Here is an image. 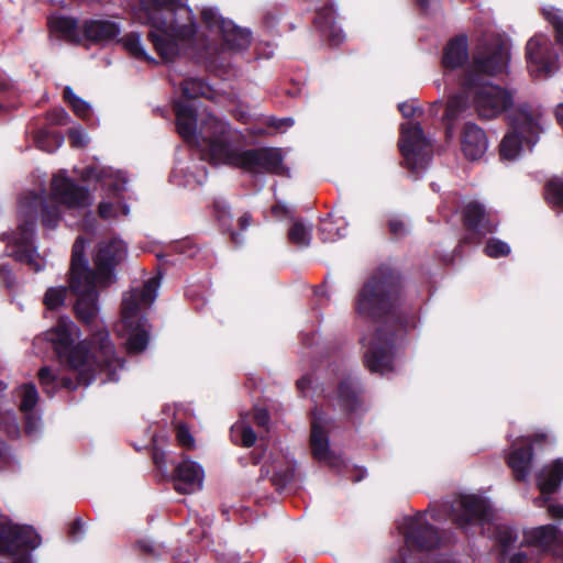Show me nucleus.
<instances>
[{
	"label": "nucleus",
	"instance_id": "obj_47",
	"mask_svg": "<svg viewBox=\"0 0 563 563\" xmlns=\"http://www.w3.org/2000/svg\"><path fill=\"white\" fill-rule=\"evenodd\" d=\"M388 225H389L390 233L397 238L402 236L408 231V227H407L405 220L401 218H391L389 220Z\"/></svg>",
	"mask_w": 563,
	"mask_h": 563
},
{
	"label": "nucleus",
	"instance_id": "obj_22",
	"mask_svg": "<svg viewBox=\"0 0 563 563\" xmlns=\"http://www.w3.org/2000/svg\"><path fill=\"white\" fill-rule=\"evenodd\" d=\"M531 444L532 439L530 437L517 439L514 441L508 455V464L519 481H526L530 473L532 462Z\"/></svg>",
	"mask_w": 563,
	"mask_h": 563
},
{
	"label": "nucleus",
	"instance_id": "obj_36",
	"mask_svg": "<svg viewBox=\"0 0 563 563\" xmlns=\"http://www.w3.org/2000/svg\"><path fill=\"white\" fill-rule=\"evenodd\" d=\"M64 98L69 103L76 115L81 119L89 118L91 113L90 103L78 97L70 87H65Z\"/></svg>",
	"mask_w": 563,
	"mask_h": 563
},
{
	"label": "nucleus",
	"instance_id": "obj_37",
	"mask_svg": "<svg viewBox=\"0 0 563 563\" xmlns=\"http://www.w3.org/2000/svg\"><path fill=\"white\" fill-rule=\"evenodd\" d=\"M18 397L21 411L27 413L37 404L38 393L34 384H24L18 388Z\"/></svg>",
	"mask_w": 563,
	"mask_h": 563
},
{
	"label": "nucleus",
	"instance_id": "obj_5",
	"mask_svg": "<svg viewBox=\"0 0 563 563\" xmlns=\"http://www.w3.org/2000/svg\"><path fill=\"white\" fill-rule=\"evenodd\" d=\"M38 214H41L42 224L47 229H55L60 219L58 208L49 206L44 200L43 190L40 194L30 191L21 197L19 201V227L12 242L18 246L16 258L26 263L34 272H40L45 266L44 260L31 246Z\"/></svg>",
	"mask_w": 563,
	"mask_h": 563
},
{
	"label": "nucleus",
	"instance_id": "obj_52",
	"mask_svg": "<svg viewBox=\"0 0 563 563\" xmlns=\"http://www.w3.org/2000/svg\"><path fill=\"white\" fill-rule=\"evenodd\" d=\"M548 512L554 519H563V506L561 504L549 503Z\"/></svg>",
	"mask_w": 563,
	"mask_h": 563
},
{
	"label": "nucleus",
	"instance_id": "obj_59",
	"mask_svg": "<svg viewBox=\"0 0 563 563\" xmlns=\"http://www.w3.org/2000/svg\"><path fill=\"white\" fill-rule=\"evenodd\" d=\"M555 114L560 124L563 125V102L558 106Z\"/></svg>",
	"mask_w": 563,
	"mask_h": 563
},
{
	"label": "nucleus",
	"instance_id": "obj_14",
	"mask_svg": "<svg viewBox=\"0 0 563 563\" xmlns=\"http://www.w3.org/2000/svg\"><path fill=\"white\" fill-rule=\"evenodd\" d=\"M454 521L462 528L484 523L492 519L493 510L488 501L477 495H465L460 497L452 505Z\"/></svg>",
	"mask_w": 563,
	"mask_h": 563
},
{
	"label": "nucleus",
	"instance_id": "obj_54",
	"mask_svg": "<svg viewBox=\"0 0 563 563\" xmlns=\"http://www.w3.org/2000/svg\"><path fill=\"white\" fill-rule=\"evenodd\" d=\"M398 109L405 118H410L416 112V107H415L413 102L399 103Z\"/></svg>",
	"mask_w": 563,
	"mask_h": 563
},
{
	"label": "nucleus",
	"instance_id": "obj_34",
	"mask_svg": "<svg viewBox=\"0 0 563 563\" xmlns=\"http://www.w3.org/2000/svg\"><path fill=\"white\" fill-rule=\"evenodd\" d=\"M231 438L234 442L241 443L245 448H250L256 442L255 432L250 426L245 424L243 420L232 426Z\"/></svg>",
	"mask_w": 563,
	"mask_h": 563
},
{
	"label": "nucleus",
	"instance_id": "obj_13",
	"mask_svg": "<svg viewBox=\"0 0 563 563\" xmlns=\"http://www.w3.org/2000/svg\"><path fill=\"white\" fill-rule=\"evenodd\" d=\"M41 544V537L32 527L12 525L0 515V552L16 554L19 550H34Z\"/></svg>",
	"mask_w": 563,
	"mask_h": 563
},
{
	"label": "nucleus",
	"instance_id": "obj_62",
	"mask_svg": "<svg viewBox=\"0 0 563 563\" xmlns=\"http://www.w3.org/2000/svg\"><path fill=\"white\" fill-rule=\"evenodd\" d=\"M231 235H232V240H233L235 243H238V244H239V243H241V242H242V241L240 240V235H239V233H236V232H232V234H231Z\"/></svg>",
	"mask_w": 563,
	"mask_h": 563
},
{
	"label": "nucleus",
	"instance_id": "obj_28",
	"mask_svg": "<svg viewBox=\"0 0 563 563\" xmlns=\"http://www.w3.org/2000/svg\"><path fill=\"white\" fill-rule=\"evenodd\" d=\"M468 58L467 42L465 37L452 40L444 49L443 66L445 69H455Z\"/></svg>",
	"mask_w": 563,
	"mask_h": 563
},
{
	"label": "nucleus",
	"instance_id": "obj_55",
	"mask_svg": "<svg viewBox=\"0 0 563 563\" xmlns=\"http://www.w3.org/2000/svg\"><path fill=\"white\" fill-rule=\"evenodd\" d=\"M311 378L310 377H302L300 378L298 382H297V387L298 389L300 390L301 394L306 395L308 388L310 387L311 385Z\"/></svg>",
	"mask_w": 563,
	"mask_h": 563
},
{
	"label": "nucleus",
	"instance_id": "obj_25",
	"mask_svg": "<svg viewBox=\"0 0 563 563\" xmlns=\"http://www.w3.org/2000/svg\"><path fill=\"white\" fill-rule=\"evenodd\" d=\"M464 221L473 234L484 236L493 232L496 224L490 220V212H487L483 205L471 201L464 209Z\"/></svg>",
	"mask_w": 563,
	"mask_h": 563
},
{
	"label": "nucleus",
	"instance_id": "obj_27",
	"mask_svg": "<svg viewBox=\"0 0 563 563\" xmlns=\"http://www.w3.org/2000/svg\"><path fill=\"white\" fill-rule=\"evenodd\" d=\"M120 33L119 26L110 21L90 20L82 26V38L93 42H108Z\"/></svg>",
	"mask_w": 563,
	"mask_h": 563
},
{
	"label": "nucleus",
	"instance_id": "obj_29",
	"mask_svg": "<svg viewBox=\"0 0 563 563\" xmlns=\"http://www.w3.org/2000/svg\"><path fill=\"white\" fill-rule=\"evenodd\" d=\"M317 23L331 45L338 46L345 40L343 30L336 25L335 15L331 9L320 11L317 15Z\"/></svg>",
	"mask_w": 563,
	"mask_h": 563
},
{
	"label": "nucleus",
	"instance_id": "obj_43",
	"mask_svg": "<svg viewBox=\"0 0 563 563\" xmlns=\"http://www.w3.org/2000/svg\"><path fill=\"white\" fill-rule=\"evenodd\" d=\"M547 19L555 30L556 41L563 45V19L559 10H549L545 13Z\"/></svg>",
	"mask_w": 563,
	"mask_h": 563
},
{
	"label": "nucleus",
	"instance_id": "obj_48",
	"mask_svg": "<svg viewBox=\"0 0 563 563\" xmlns=\"http://www.w3.org/2000/svg\"><path fill=\"white\" fill-rule=\"evenodd\" d=\"M177 441L178 443L187 449L194 446V438L185 426L177 427Z\"/></svg>",
	"mask_w": 563,
	"mask_h": 563
},
{
	"label": "nucleus",
	"instance_id": "obj_24",
	"mask_svg": "<svg viewBox=\"0 0 563 563\" xmlns=\"http://www.w3.org/2000/svg\"><path fill=\"white\" fill-rule=\"evenodd\" d=\"M324 419L319 411L313 412L311 423V449L314 459L333 465L335 457L330 451L328 435L323 429Z\"/></svg>",
	"mask_w": 563,
	"mask_h": 563
},
{
	"label": "nucleus",
	"instance_id": "obj_9",
	"mask_svg": "<svg viewBox=\"0 0 563 563\" xmlns=\"http://www.w3.org/2000/svg\"><path fill=\"white\" fill-rule=\"evenodd\" d=\"M398 297V284L393 275H375L363 286L356 298V311L376 317L388 311Z\"/></svg>",
	"mask_w": 563,
	"mask_h": 563
},
{
	"label": "nucleus",
	"instance_id": "obj_41",
	"mask_svg": "<svg viewBox=\"0 0 563 563\" xmlns=\"http://www.w3.org/2000/svg\"><path fill=\"white\" fill-rule=\"evenodd\" d=\"M67 294V288L59 286V287H51L46 290L44 296V305L47 309H56L64 305L65 297Z\"/></svg>",
	"mask_w": 563,
	"mask_h": 563
},
{
	"label": "nucleus",
	"instance_id": "obj_20",
	"mask_svg": "<svg viewBox=\"0 0 563 563\" xmlns=\"http://www.w3.org/2000/svg\"><path fill=\"white\" fill-rule=\"evenodd\" d=\"M523 543L538 550L551 551L563 559V533L555 526L547 525L523 532Z\"/></svg>",
	"mask_w": 563,
	"mask_h": 563
},
{
	"label": "nucleus",
	"instance_id": "obj_45",
	"mask_svg": "<svg viewBox=\"0 0 563 563\" xmlns=\"http://www.w3.org/2000/svg\"><path fill=\"white\" fill-rule=\"evenodd\" d=\"M68 135L74 147H84L89 142L87 132L79 125L71 128Z\"/></svg>",
	"mask_w": 563,
	"mask_h": 563
},
{
	"label": "nucleus",
	"instance_id": "obj_61",
	"mask_svg": "<svg viewBox=\"0 0 563 563\" xmlns=\"http://www.w3.org/2000/svg\"><path fill=\"white\" fill-rule=\"evenodd\" d=\"M534 504L539 507H542L543 505L548 504V499L545 497H540L534 500Z\"/></svg>",
	"mask_w": 563,
	"mask_h": 563
},
{
	"label": "nucleus",
	"instance_id": "obj_18",
	"mask_svg": "<svg viewBox=\"0 0 563 563\" xmlns=\"http://www.w3.org/2000/svg\"><path fill=\"white\" fill-rule=\"evenodd\" d=\"M399 529L405 536L406 542L410 545L420 549H432L439 543L437 532L428 522L426 515L405 518Z\"/></svg>",
	"mask_w": 563,
	"mask_h": 563
},
{
	"label": "nucleus",
	"instance_id": "obj_4",
	"mask_svg": "<svg viewBox=\"0 0 563 563\" xmlns=\"http://www.w3.org/2000/svg\"><path fill=\"white\" fill-rule=\"evenodd\" d=\"M139 20L151 24L148 36L166 62L173 60L197 31L195 16L185 0H142Z\"/></svg>",
	"mask_w": 563,
	"mask_h": 563
},
{
	"label": "nucleus",
	"instance_id": "obj_19",
	"mask_svg": "<svg viewBox=\"0 0 563 563\" xmlns=\"http://www.w3.org/2000/svg\"><path fill=\"white\" fill-rule=\"evenodd\" d=\"M82 178L87 181L100 183L102 189L114 197L125 191L129 184L126 173L111 166L88 167L84 170Z\"/></svg>",
	"mask_w": 563,
	"mask_h": 563
},
{
	"label": "nucleus",
	"instance_id": "obj_39",
	"mask_svg": "<svg viewBox=\"0 0 563 563\" xmlns=\"http://www.w3.org/2000/svg\"><path fill=\"white\" fill-rule=\"evenodd\" d=\"M99 217L104 220L118 219L120 214L129 216L130 208L125 203L115 205L103 199L98 206Z\"/></svg>",
	"mask_w": 563,
	"mask_h": 563
},
{
	"label": "nucleus",
	"instance_id": "obj_53",
	"mask_svg": "<svg viewBox=\"0 0 563 563\" xmlns=\"http://www.w3.org/2000/svg\"><path fill=\"white\" fill-rule=\"evenodd\" d=\"M0 277L8 288L13 286L11 269L7 265L0 267Z\"/></svg>",
	"mask_w": 563,
	"mask_h": 563
},
{
	"label": "nucleus",
	"instance_id": "obj_51",
	"mask_svg": "<svg viewBox=\"0 0 563 563\" xmlns=\"http://www.w3.org/2000/svg\"><path fill=\"white\" fill-rule=\"evenodd\" d=\"M254 420L258 426L266 427L269 421L268 412L263 408H256L254 411Z\"/></svg>",
	"mask_w": 563,
	"mask_h": 563
},
{
	"label": "nucleus",
	"instance_id": "obj_3",
	"mask_svg": "<svg viewBox=\"0 0 563 563\" xmlns=\"http://www.w3.org/2000/svg\"><path fill=\"white\" fill-rule=\"evenodd\" d=\"M46 336L58 357L77 372L81 384L88 386L93 378L92 373L97 369L107 374L102 382L119 379L118 373L123 368V361L115 357L113 344L107 332H99L95 336L91 356L84 345H74L78 329L67 317L59 318L57 324L46 332Z\"/></svg>",
	"mask_w": 563,
	"mask_h": 563
},
{
	"label": "nucleus",
	"instance_id": "obj_33",
	"mask_svg": "<svg viewBox=\"0 0 563 563\" xmlns=\"http://www.w3.org/2000/svg\"><path fill=\"white\" fill-rule=\"evenodd\" d=\"M181 91L186 99H195L197 97L211 98L210 87L195 78L185 79L181 84Z\"/></svg>",
	"mask_w": 563,
	"mask_h": 563
},
{
	"label": "nucleus",
	"instance_id": "obj_50",
	"mask_svg": "<svg viewBox=\"0 0 563 563\" xmlns=\"http://www.w3.org/2000/svg\"><path fill=\"white\" fill-rule=\"evenodd\" d=\"M268 125L275 128L278 131H286L288 128L294 125V119H291V118H283V119L272 118L268 121Z\"/></svg>",
	"mask_w": 563,
	"mask_h": 563
},
{
	"label": "nucleus",
	"instance_id": "obj_35",
	"mask_svg": "<svg viewBox=\"0 0 563 563\" xmlns=\"http://www.w3.org/2000/svg\"><path fill=\"white\" fill-rule=\"evenodd\" d=\"M311 225L296 221L289 229V241L300 247L308 246L311 242Z\"/></svg>",
	"mask_w": 563,
	"mask_h": 563
},
{
	"label": "nucleus",
	"instance_id": "obj_23",
	"mask_svg": "<svg viewBox=\"0 0 563 563\" xmlns=\"http://www.w3.org/2000/svg\"><path fill=\"white\" fill-rule=\"evenodd\" d=\"M461 144L463 154L470 161L481 159L488 148V141L484 130L475 123L465 124Z\"/></svg>",
	"mask_w": 563,
	"mask_h": 563
},
{
	"label": "nucleus",
	"instance_id": "obj_31",
	"mask_svg": "<svg viewBox=\"0 0 563 563\" xmlns=\"http://www.w3.org/2000/svg\"><path fill=\"white\" fill-rule=\"evenodd\" d=\"M38 379L43 390L52 396L58 387L68 389L75 388V385L69 378L60 377L57 372L48 366H44L38 372Z\"/></svg>",
	"mask_w": 563,
	"mask_h": 563
},
{
	"label": "nucleus",
	"instance_id": "obj_40",
	"mask_svg": "<svg viewBox=\"0 0 563 563\" xmlns=\"http://www.w3.org/2000/svg\"><path fill=\"white\" fill-rule=\"evenodd\" d=\"M548 201L558 208L563 209V180L554 178L549 181L545 190Z\"/></svg>",
	"mask_w": 563,
	"mask_h": 563
},
{
	"label": "nucleus",
	"instance_id": "obj_10",
	"mask_svg": "<svg viewBox=\"0 0 563 563\" xmlns=\"http://www.w3.org/2000/svg\"><path fill=\"white\" fill-rule=\"evenodd\" d=\"M399 146L407 167L415 173L424 168L431 159L432 146L430 140L423 135L418 123L406 122L401 124Z\"/></svg>",
	"mask_w": 563,
	"mask_h": 563
},
{
	"label": "nucleus",
	"instance_id": "obj_12",
	"mask_svg": "<svg viewBox=\"0 0 563 563\" xmlns=\"http://www.w3.org/2000/svg\"><path fill=\"white\" fill-rule=\"evenodd\" d=\"M201 16L207 27L221 36L223 49L242 51L249 47L251 43L250 32L238 27L232 21L224 20L217 9L206 8L202 10Z\"/></svg>",
	"mask_w": 563,
	"mask_h": 563
},
{
	"label": "nucleus",
	"instance_id": "obj_11",
	"mask_svg": "<svg viewBox=\"0 0 563 563\" xmlns=\"http://www.w3.org/2000/svg\"><path fill=\"white\" fill-rule=\"evenodd\" d=\"M365 362L371 372L386 374L393 369V339L385 328H378L362 339Z\"/></svg>",
	"mask_w": 563,
	"mask_h": 563
},
{
	"label": "nucleus",
	"instance_id": "obj_42",
	"mask_svg": "<svg viewBox=\"0 0 563 563\" xmlns=\"http://www.w3.org/2000/svg\"><path fill=\"white\" fill-rule=\"evenodd\" d=\"M485 253L489 257L506 256L510 253V247L501 240L490 239L485 246Z\"/></svg>",
	"mask_w": 563,
	"mask_h": 563
},
{
	"label": "nucleus",
	"instance_id": "obj_58",
	"mask_svg": "<svg viewBox=\"0 0 563 563\" xmlns=\"http://www.w3.org/2000/svg\"><path fill=\"white\" fill-rule=\"evenodd\" d=\"M525 555L521 553L514 554L509 558L508 563H525Z\"/></svg>",
	"mask_w": 563,
	"mask_h": 563
},
{
	"label": "nucleus",
	"instance_id": "obj_38",
	"mask_svg": "<svg viewBox=\"0 0 563 563\" xmlns=\"http://www.w3.org/2000/svg\"><path fill=\"white\" fill-rule=\"evenodd\" d=\"M495 520V515L493 514L492 519L483 523V530H486V525L488 526L487 530L489 531V526L494 525L496 530V539L497 541L505 548V552L510 547V544L516 541L517 533L512 528L507 526H500L498 523L493 522ZM482 526V523H479Z\"/></svg>",
	"mask_w": 563,
	"mask_h": 563
},
{
	"label": "nucleus",
	"instance_id": "obj_32",
	"mask_svg": "<svg viewBox=\"0 0 563 563\" xmlns=\"http://www.w3.org/2000/svg\"><path fill=\"white\" fill-rule=\"evenodd\" d=\"M123 47L129 52L131 56L136 59L146 62H154V59L147 55L144 45L139 33H129L121 38Z\"/></svg>",
	"mask_w": 563,
	"mask_h": 563
},
{
	"label": "nucleus",
	"instance_id": "obj_56",
	"mask_svg": "<svg viewBox=\"0 0 563 563\" xmlns=\"http://www.w3.org/2000/svg\"><path fill=\"white\" fill-rule=\"evenodd\" d=\"M37 426H38V420L37 419H34L32 417H27V421H26V431L29 433H33L36 431L37 429Z\"/></svg>",
	"mask_w": 563,
	"mask_h": 563
},
{
	"label": "nucleus",
	"instance_id": "obj_15",
	"mask_svg": "<svg viewBox=\"0 0 563 563\" xmlns=\"http://www.w3.org/2000/svg\"><path fill=\"white\" fill-rule=\"evenodd\" d=\"M52 194L56 200L69 209H86L93 201L88 188L78 186L62 172L52 179Z\"/></svg>",
	"mask_w": 563,
	"mask_h": 563
},
{
	"label": "nucleus",
	"instance_id": "obj_7",
	"mask_svg": "<svg viewBox=\"0 0 563 563\" xmlns=\"http://www.w3.org/2000/svg\"><path fill=\"white\" fill-rule=\"evenodd\" d=\"M85 242L78 238L73 245L69 288L77 296L75 311L82 322L92 323L98 317L97 288H102L84 258Z\"/></svg>",
	"mask_w": 563,
	"mask_h": 563
},
{
	"label": "nucleus",
	"instance_id": "obj_63",
	"mask_svg": "<svg viewBox=\"0 0 563 563\" xmlns=\"http://www.w3.org/2000/svg\"><path fill=\"white\" fill-rule=\"evenodd\" d=\"M9 85L2 80H0V91L7 90Z\"/></svg>",
	"mask_w": 563,
	"mask_h": 563
},
{
	"label": "nucleus",
	"instance_id": "obj_2",
	"mask_svg": "<svg viewBox=\"0 0 563 563\" xmlns=\"http://www.w3.org/2000/svg\"><path fill=\"white\" fill-rule=\"evenodd\" d=\"M509 59V47L505 41L495 40L475 54L473 63L460 81L459 92L446 104L448 133L453 132L454 121L465 115L473 106L482 119H494L512 103V97L505 88L494 85L484 75L503 71Z\"/></svg>",
	"mask_w": 563,
	"mask_h": 563
},
{
	"label": "nucleus",
	"instance_id": "obj_49",
	"mask_svg": "<svg viewBox=\"0 0 563 563\" xmlns=\"http://www.w3.org/2000/svg\"><path fill=\"white\" fill-rule=\"evenodd\" d=\"M340 397L342 398L344 406L347 409H350V410L354 409V405L356 402V397L352 391L349 390L346 385H342L340 387Z\"/></svg>",
	"mask_w": 563,
	"mask_h": 563
},
{
	"label": "nucleus",
	"instance_id": "obj_60",
	"mask_svg": "<svg viewBox=\"0 0 563 563\" xmlns=\"http://www.w3.org/2000/svg\"><path fill=\"white\" fill-rule=\"evenodd\" d=\"M13 563H31L30 558L27 555H22L16 558Z\"/></svg>",
	"mask_w": 563,
	"mask_h": 563
},
{
	"label": "nucleus",
	"instance_id": "obj_57",
	"mask_svg": "<svg viewBox=\"0 0 563 563\" xmlns=\"http://www.w3.org/2000/svg\"><path fill=\"white\" fill-rule=\"evenodd\" d=\"M239 225L241 230H246L251 225V217L245 213L239 219Z\"/></svg>",
	"mask_w": 563,
	"mask_h": 563
},
{
	"label": "nucleus",
	"instance_id": "obj_46",
	"mask_svg": "<svg viewBox=\"0 0 563 563\" xmlns=\"http://www.w3.org/2000/svg\"><path fill=\"white\" fill-rule=\"evenodd\" d=\"M48 119L55 125H66L71 121L69 114L62 108L54 109L49 113Z\"/></svg>",
	"mask_w": 563,
	"mask_h": 563
},
{
	"label": "nucleus",
	"instance_id": "obj_30",
	"mask_svg": "<svg viewBox=\"0 0 563 563\" xmlns=\"http://www.w3.org/2000/svg\"><path fill=\"white\" fill-rule=\"evenodd\" d=\"M48 24L52 32L58 34L63 38L71 42H80L82 40V30L77 25L76 20L63 16V15H51Z\"/></svg>",
	"mask_w": 563,
	"mask_h": 563
},
{
	"label": "nucleus",
	"instance_id": "obj_21",
	"mask_svg": "<svg viewBox=\"0 0 563 563\" xmlns=\"http://www.w3.org/2000/svg\"><path fill=\"white\" fill-rule=\"evenodd\" d=\"M203 478L205 472L198 463L184 460L175 471V488L183 494H192L202 488Z\"/></svg>",
	"mask_w": 563,
	"mask_h": 563
},
{
	"label": "nucleus",
	"instance_id": "obj_6",
	"mask_svg": "<svg viewBox=\"0 0 563 563\" xmlns=\"http://www.w3.org/2000/svg\"><path fill=\"white\" fill-rule=\"evenodd\" d=\"M159 285V278L153 277L142 288L132 289L123 298L122 318L117 331L126 338L125 344L130 353H140L148 344V324L142 316V310L155 301Z\"/></svg>",
	"mask_w": 563,
	"mask_h": 563
},
{
	"label": "nucleus",
	"instance_id": "obj_64",
	"mask_svg": "<svg viewBox=\"0 0 563 563\" xmlns=\"http://www.w3.org/2000/svg\"><path fill=\"white\" fill-rule=\"evenodd\" d=\"M420 5L427 8L432 0H418Z\"/></svg>",
	"mask_w": 563,
	"mask_h": 563
},
{
	"label": "nucleus",
	"instance_id": "obj_1",
	"mask_svg": "<svg viewBox=\"0 0 563 563\" xmlns=\"http://www.w3.org/2000/svg\"><path fill=\"white\" fill-rule=\"evenodd\" d=\"M178 133L188 143H197L205 156L214 165H229L256 174L269 172L285 174L283 155L278 148L241 150L231 144V128L223 120L208 114L197 132V118L191 107L179 101L175 104Z\"/></svg>",
	"mask_w": 563,
	"mask_h": 563
},
{
	"label": "nucleus",
	"instance_id": "obj_16",
	"mask_svg": "<svg viewBox=\"0 0 563 563\" xmlns=\"http://www.w3.org/2000/svg\"><path fill=\"white\" fill-rule=\"evenodd\" d=\"M125 254L126 246L121 240L101 245L95 258L96 271L91 272L92 278L101 286H109L114 280V266L124 258Z\"/></svg>",
	"mask_w": 563,
	"mask_h": 563
},
{
	"label": "nucleus",
	"instance_id": "obj_26",
	"mask_svg": "<svg viewBox=\"0 0 563 563\" xmlns=\"http://www.w3.org/2000/svg\"><path fill=\"white\" fill-rule=\"evenodd\" d=\"M563 481V460L558 459L537 473V485L542 494L554 493Z\"/></svg>",
	"mask_w": 563,
	"mask_h": 563
},
{
	"label": "nucleus",
	"instance_id": "obj_44",
	"mask_svg": "<svg viewBox=\"0 0 563 563\" xmlns=\"http://www.w3.org/2000/svg\"><path fill=\"white\" fill-rule=\"evenodd\" d=\"M320 230L324 241H335L344 235L332 220H324Z\"/></svg>",
	"mask_w": 563,
	"mask_h": 563
},
{
	"label": "nucleus",
	"instance_id": "obj_17",
	"mask_svg": "<svg viewBox=\"0 0 563 563\" xmlns=\"http://www.w3.org/2000/svg\"><path fill=\"white\" fill-rule=\"evenodd\" d=\"M527 57L530 71L536 77H548L556 69V58L551 53L549 40L543 35H537L529 40Z\"/></svg>",
	"mask_w": 563,
	"mask_h": 563
},
{
	"label": "nucleus",
	"instance_id": "obj_8",
	"mask_svg": "<svg viewBox=\"0 0 563 563\" xmlns=\"http://www.w3.org/2000/svg\"><path fill=\"white\" fill-rule=\"evenodd\" d=\"M542 132L541 114L526 104L510 114V131L500 142L499 152L504 161H515L532 150Z\"/></svg>",
	"mask_w": 563,
	"mask_h": 563
}]
</instances>
